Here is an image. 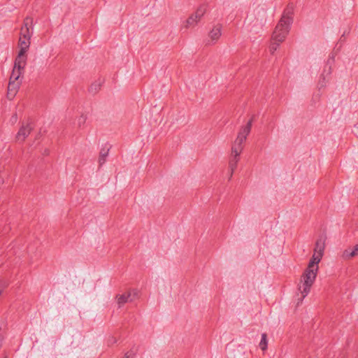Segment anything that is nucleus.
Instances as JSON below:
<instances>
[{"label": "nucleus", "instance_id": "1", "mask_svg": "<svg viewBox=\"0 0 358 358\" xmlns=\"http://www.w3.org/2000/svg\"><path fill=\"white\" fill-rule=\"evenodd\" d=\"M324 251V245L316 243L314 253L310 259V262L302 273L299 283L298 285V291L300 295L299 300L301 301L310 292L311 287L314 284L317 272L319 270V263L320 262Z\"/></svg>", "mask_w": 358, "mask_h": 358}, {"label": "nucleus", "instance_id": "2", "mask_svg": "<svg viewBox=\"0 0 358 358\" xmlns=\"http://www.w3.org/2000/svg\"><path fill=\"white\" fill-rule=\"evenodd\" d=\"M292 23V10L291 8H287L283 12L280 21L272 33L268 47L269 52L271 55L274 54L280 45L285 41L289 31Z\"/></svg>", "mask_w": 358, "mask_h": 358}, {"label": "nucleus", "instance_id": "3", "mask_svg": "<svg viewBox=\"0 0 358 358\" xmlns=\"http://www.w3.org/2000/svg\"><path fill=\"white\" fill-rule=\"evenodd\" d=\"M251 128L252 120H250L245 125L241 127L235 141L244 144L250 133Z\"/></svg>", "mask_w": 358, "mask_h": 358}, {"label": "nucleus", "instance_id": "4", "mask_svg": "<svg viewBox=\"0 0 358 358\" xmlns=\"http://www.w3.org/2000/svg\"><path fill=\"white\" fill-rule=\"evenodd\" d=\"M31 24H32V20L31 19L27 18L24 20V25L21 28L20 37H25V38H31V37L32 36V32L31 30Z\"/></svg>", "mask_w": 358, "mask_h": 358}, {"label": "nucleus", "instance_id": "5", "mask_svg": "<svg viewBox=\"0 0 358 358\" xmlns=\"http://www.w3.org/2000/svg\"><path fill=\"white\" fill-rule=\"evenodd\" d=\"M21 82L9 81L7 92V98L10 100L13 99L16 95L20 88Z\"/></svg>", "mask_w": 358, "mask_h": 358}, {"label": "nucleus", "instance_id": "6", "mask_svg": "<svg viewBox=\"0 0 358 358\" xmlns=\"http://www.w3.org/2000/svg\"><path fill=\"white\" fill-rule=\"evenodd\" d=\"M244 148V144L234 141L231 147V152L230 158L239 159Z\"/></svg>", "mask_w": 358, "mask_h": 358}, {"label": "nucleus", "instance_id": "7", "mask_svg": "<svg viewBox=\"0 0 358 358\" xmlns=\"http://www.w3.org/2000/svg\"><path fill=\"white\" fill-rule=\"evenodd\" d=\"M27 64V55L26 52H18L17 55L15 59L14 66L17 69H24Z\"/></svg>", "mask_w": 358, "mask_h": 358}, {"label": "nucleus", "instance_id": "8", "mask_svg": "<svg viewBox=\"0 0 358 358\" xmlns=\"http://www.w3.org/2000/svg\"><path fill=\"white\" fill-rule=\"evenodd\" d=\"M358 255V244L345 249L342 254V257L345 260H350Z\"/></svg>", "mask_w": 358, "mask_h": 358}, {"label": "nucleus", "instance_id": "9", "mask_svg": "<svg viewBox=\"0 0 358 358\" xmlns=\"http://www.w3.org/2000/svg\"><path fill=\"white\" fill-rule=\"evenodd\" d=\"M31 127L29 124L22 125L16 135L17 141L22 142L25 140L27 136L30 134Z\"/></svg>", "mask_w": 358, "mask_h": 358}, {"label": "nucleus", "instance_id": "10", "mask_svg": "<svg viewBox=\"0 0 358 358\" xmlns=\"http://www.w3.org/2000/svg\"><path fill=\"white\" fill-rule=\"evenodd\" d=\"M30 38L20 37L18 41V52H27L30 45Z\"/></svg>", "mask_w": 358, "mask_h": 358}, {"label": "nucleus", "instance_id": "11", "mask_svg": "<svg viewBox=\"0 0 358 358\" xmlns=\"http://www.w3.org/2000/svg\"><path fill=\"white\" fill-rule=\"evenodd\" d=\"M127 296L129 298V302L134 301L141 296V291L137 288H131L126 291Z\"/></svg>", "mask_w": 358, "mask_h": 358}, {"label": "nucleus", "instance_id": "12", "mask_svg": "<svg viewBox=\"0 0 358 358\" xmlns=\"http://www.w3.org/2000/svg\"><path fill=\"white\" fill-rule=\"evenodd\" d=\"M222 27L220 25L215 26L209 33V37L213 41H217L221 36Z\"/></svg>", "mask_w": 358, "mask_h": 358}, {"label": "nucleus", "instance_id": "13", "mask_svg": "<svg viewBox=\"0 0 358 358\" xmlns=\"http://www.w3.org/2000/svg\"><path fill=\"white\" fill-rule=\"evenodd\" d=\"M24 70L21 69H17L15 67H13L11 76L10 78V80L15 81V82H20L19 78L22 76L23 74Z\"/></svg>", "mask_w": 358, "mask_h": 358}, {"label": "nucleus", "instance_id": "14", "mask_svg": "<svg viewBox=\"0 0 358 358\" xmlns=\"http://www.w3.org/2000/svg\"><path fill=\"white\" fill-rule=\"evenodd\" d=\"M200 20L199 18H196V15L192 14L186 21L184 22V27L187 29L194 27L198 22Z\"/></svg>", "mask_w": 358, "mask_h": 358}, {"label": "nucleus", "instance_id": "15", "mask_svg": "<svg viewBox=\"0 0 358 358\" xmlns=\"http://www.w3.org/2000/svg\"><path fill=\"white\" fill-rule=\"evenodd\" d=\"M109 150V147H104L101 150L99 157V163L101 166L105 163L106 157L108 155Z\"/></svg>", "mask_w": 358, "mask_h": 358}, {"label": "nucleus", "instance_id": "16", "mask_svg": "<svg viewBox=\"0 0 358 358\" xmlns=\"http://www.w3.org/2000/svg\"><path fill=\"white\" fill-rule=\"evenodd\" d=\"M116 301L120 306H122L126 302L129 301V298L127 296V292H124L122 294H118L116 296Z\"/></svg>", "mask_w": 358, "mask_h": 358}, {"label": "nucleus", "instance_id": "17", "mask_svg": "<svg viewBox=\"0 0 358 358\" xmlns=\"http://www.w3.org/2000/svg\"><path fill=\"white\" fill-rule=\"evenodd\" d=\"M259 348L262 350L265 351L268 346L267 334L264 333L262 334V338L259 343Z\"/></svg>", "mask_w": 358, "mask_h": 358}, {"label": "nucleus", "instance_id": "18", "mask_svg": "<svg viewBox=\"0 0 358 358\" xmlns=\"http://www.w3.org/2000/svg\"><path fill=\"white\" fill-rule=\"evenodd\" d=\"M239 159L230 158L229 161V169L235 171L238 165Z\"/></svg>", "mask_w": 358, "mask_h": 358}, {"label": "nucleus", "instance_id": "19", "mask_svg": "<svg viewBox=\"0 0 358 358\" xmlns=\"http://www.w3.org/2000/svg\"><path fill=\"white\" fill-rule=\"evenodd\" d=\"M206 13V8L204 7L199 8L194 13L196 15V18H201Z\"/></svg>", "mask_w": 358, "mask_h": 358}, {"label": "nucleus", "instance_id": "20", "mask_svg": "<svg viewBox=\"0 0 358 358\" xmlns=\"http://www.w3.org/2000/svg\"><path fill=\"white\" fill-rule=\"evenodd\" d=\"M134 356L135 353L133 351L130 350L127 352L122 358H134Z\"/></svg>", "mask_w": 358, "mask_h": 358}, {"label": "nucleus", "instance_id": "21", "mask_svg": "<svg viewBox=\"0 0 358 358\" xmlns=\"http://www.w3.org/2000/svg\"><path fill=\"white\" fill-rule=\"evenodd\" d=\"M6 287V285L5 283L0 282V296L2 294Z\"/></svg>", "mask_w": 358, "mask_h": 358}, {"label": "nucleus", "instance_id": "22", "mask_svg": "<svg viewBox=\"0 0 358 358\" xmlns=\"http://www.w3.org/2000/svg\"><path fill=\"white\" fill-rule=\"evenodd\" d=\"M85 121V115H82L79 117V119H78V123H79V124L80 125V124H84Z\"/></svg>", "mask_w": 358, "mask_h": 358}, {"label": "nucleus", "instance_id": "23", "mask_svg": "<svg viewBox=\"0 0 358 358\" xmlns=\"http://www.w3.org/2000/svg\"><path fill=\"white\" fill-rule=\"evenodd\" d=\"M116 338L115 337H111L108 339V345H112L113 343H116Z\"/></svg>", "mask_w": 358, "mask_h": 358}, {"label": "nucleus", "instance_id": "24", "mask_svg": "<svg viewBox=\"0 0 358 358\" xmlns=\"http://www.w3.org/2000/svg\"><path fill=\"white\" fill-rule=\"evenodd\" d=\"M17 115L15 114L11 117L10 121H11L12 124H15L17 122Z\"/></svg>", "mask_w": 358, "mask_h": 358}, {"label": "nucleus", "instance_id": "25", "mask_svg": "<svg viewBox=\"0 0 358 358\" xmlns=\"http://www.w3.org/2000/svg\"><path fill=\"white\" fill-rule=\"evenodd\" d=\"M234 171H232L231 169H229L228 173H229V180H231V178L233 176Z\"/></svg>", "mask_w": 358, "mask_h": 358}, {"label": "nucleus", "instance_id": "26", "mask_svg": "<svg viewBox=\"0 0 358 358\" xmlns=\"http://www.w3.org/2000/svg\"><path fill=\"white\" fill-rule=\"evenodd\" d=\"M234 171H232L231 169H229L228 173H229V180H231V178L233 176Z\"/></svg>", "mask_w": 358, "mask_h": 358}, {"label": "nucleus", "instance_id": "27", "mask_svg": "<svg viewBox=\"0 0 358 358\" xmlns=\"http://www.w3.org/2000/svg\"><path fill=\"white\" fill-rule=\"evenodd\" d=\"M355 129L357 133H358V123L355 125Z\"/></svg>", "mask_w": 358, "mask_h": 358}, {"label": "nucleus", "instance_id": "28", "mask_svg": "<svg viewBox=\"0 0 358 358\" xmlns=\"http://www.w3.org/2000/svg\"><path fill=\"white\" fill-rule=\"evenodd\" d=\"M1 346V341H0V347Z\"/></svg>", "mask_w": 358, "mask_h": 358}]
</instances>
